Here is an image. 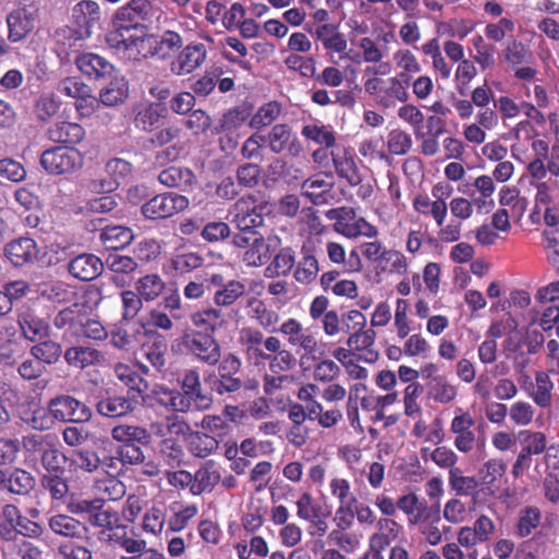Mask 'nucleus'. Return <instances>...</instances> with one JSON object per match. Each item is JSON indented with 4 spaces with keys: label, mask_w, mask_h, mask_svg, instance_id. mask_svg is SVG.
Returning <instances> with one entry per match:
<instances>
[{
    "label": "nucleus",
    "mask_w": 559,
    "mask_h": 559,
    "mask_svg": "<svg viewBox=\"0 0 559 559\" xmlns=\"http://www.w3.org/2000/svg\"><path fill=\"white\" fill-rule=\"evenodd\" d=\"M152 4L150 0H130L112 17V29L106 34V44L116 55L129 60L133 52L148 43L146 21Z\"/></svg>",
    "instance_id": "obj_1"
},
{
    "label": "nucleus",
    "mask_w": 559,
    "mask_h": 559,
    "mask_svg": "<svg viewBox=\"0 0 559 559\" xmlns=\"http://www.w3.org/2000/svg\"><path fill=\"white\" fill-rule=\"evenodd\" d=\"M238 342L250 365L261 367L267 364L270 372L274 374L289 372L297 365L294 353L284 348L277 336H264L258 328L243 326L239 332Z\"/></svg>",
    "instance_id": "obj_2"
},
{
    "label": "nucleus",
    "mask_w": 559,
    "mask_h": 559,
    "mask_svg": "<svg viewBox=\"0 0 559 559\" xmlns=\"http://www.w3.org/2000/svg\"><path fill=\"white\" fill-rule=\"evenodd\" d=\"M367 72L373 76L364 82L365 92L383 108L395 107L397 103H406L409 98L407 78L404 74H395L386 79L379 78V70L368 67Z\"/></svg>",
    "instance_id": "obj_3"
},
{
    "label": "nucleus",
    "mask_w": 559,
    "mask_h": 559,
    "mask_svg": "<svg viewBox=\"0 0 559 559\" xmlns=\"http://www.w3.org/2000/svg\"><path fill=\"white\" fill-rule=\"evenodd\" d=\"M241 359L235 354H228L219 360L217 372L211 371L204 377L205 384L219 396L239 392L242 380L238 376L241 370Z\"/></svg>",
    "instance_id": "obj_4"
},
{
    "label": "nucleus",
    "mask_w": 559,
    "mask_h": 559,
    "mask_svg": "<svg viewBox=\"0 0 559 559\" xmlns=\"http://www.w3.org/2000/svg\"><path fill=\"white\" fill-rule=\"evenodd\" d=\"M277 332L284 336L286 344L299 355L301 364L305 360L318 359L316 355L319 350L318 338L308 328H304L299 320L288 318L280 324Z\"/></svg>",
    "instance_id": "obj_5"
},
{
    "label": "nucleus",
    "mask_w": 559,
    "mask_h": 559,
    "mask_svg": "<svg viewBox=\"0 0 559 559\" xmlns=\"http://www.w3.org/2000/svg\"><path fill=\"white\" fill-rule=\"evenodd\" d=\"M330 221H334L333 229L349 239L358 237L377 238L379 235L378 228L366 221L364 217L358 216L354 207L341 206L331 209L325 213Z\"/></svg>",
    "instance_id": "obj_6"
},
{
    "label": "nucleus",
    "mask_w": 559,
    "mask_h": 559,
    "mask_svg": "<svg viewBox=\"0 0 559 559\" xmlns=\"http://www.w3.org/2000/svg\"><path fill=\"white\" fill-rule=\"evenodd\" d=\"M181 345L194 360L214 367L222 358L218 341L210 333L197 330H186L181 335Z\"/></svg>",
    "instance_id": "obj_7"
},
{
    "label": "nucleus",
    "mask_w": 559,
    "mask_h": 559,
    "mask_svg": "<svg viewBox=\"0 0 559 559\" xmlns=\"http://www.w3.org/2000/svg\"><path fill=\"white\" fill-rule=\"evenodd\" d=\"M40 165L52 176L71 175L83 167L84 156L72 146H52L41 153Z\"/></svg>",
    "instance_id": "obj_8"
},
{
    "label": "nucleus",
    "mask_w": 559,
    "mask_h": 559,
    "mask_svg": "<svg viewBox=\"0 0 559 559\" xmlns=\"http://www.w3.org/2000/svg\"><path fill=\"white\" fill-rule=\"evenodd\" d=\"M39 17V5L36 1L19 2L5 16L10 40L22 43L28 38Z\"/></svg>",
    "instance_id": "obj_9"
},
{
    "label": "nucleus",
    "mask_w": 559,
    "mask_h": 559,
    "mask_svg": "<svg viewBox=\"0 0 559 559\" xmlns=\"http://www.w3.org/2000/svg\"><path fill=\"white\" fill-rule=\"evenodd\" d=\"M190 204L186 195L165 192L156 194L141 206V213L146 219L158 221L169 218L188 209Z\"/></svg>",
    "instance_id": "obj_10"
},
{
    "label": "nucleus",
    "mask_w": 559,
    "mask_h": 559,
    "mask_svg": "<svg viewBox=\"0 0 559 559\" xmlns=\"http://www.w3.org/2000/svg\"><path fill=\"white\" fill-rule=\"evenodd\" d=\"M264 209L263 205L258 204L254 195L241 197L229 210V214L233 216L231 223L235 224L239 231H255L264 223Z\"/></svg>",
    "instance_id": "obj_11"
},
{
    "label": "nucleus",
    "mask_w": 559,
    "mask_h": 559,
    "mask_svg": "<svg viewBox=\"0 0 559 559\" xmlns=\"http://www.w3.org/2000/svg\"><path fill=\"white\" fill-rule=\"evenodd\" d=\"M147 38H150L148 43L144 44L142 48L139 47L129 60L141 61L155 56L166 59L183 45L181 35L174 31H166L159 39L148 33Z\"/></svg>",
    "instance_id": "obj_12"
},
{
    "label": "nucleus",
    "mask_w": 559,
    "mask_h": 559,
    "mask_svg": "<svg viewBox=\"0 0 559 559\" xmlns=\"http://www.w3.org/2000/svg\"><path fill=\"white\" fill-rule=\"evenodd\" d=\"M48 403L55 421L83 424L92 418L91 408L71 395H58Z\"/></svg>",
    "instance_id": "obj_13"
},
{
    "label": "nucleus",
    "mask_w": 559,
    "mask_h": 559,
    "mask_svg": "<svg viewBox=\"0 0 559 559\" xmlns=\"http://www.w3.org/2000/svg\"><path fill=\"white\" fill-rule=\"evenodd\" d=\"M264 142L273 154L287 153L289 156L297 157L302 152V145L287 123L274 124L269 133L264 135Z\"/></svg>",
    "instance_id": "obj_14"
},
{
    "label": "nucleus",
    "mask_w": 559,
    "mask_h": 559,
    "mask_svg": "<svg viewBox=\"0 0 559 559\" xmlns=\"http://www.w3.org/2000/svg\"><path fill=\"white\" fill-rule=\"evenodd\" d=\"M496 186L493 178L488 175L478 176L473 183H464L459 191L473 199L478 213L487 214L495 207L493 193Z\"/></svg>",
    "instance_id": "obj_15"
},
{
    "label": "nucleus",
    "mask_w": 559,
    "mask_h": 559,
    "mask_svg": "<svg viewBox=\"0 0 559 559\" xmlns=\"http://www.w3.org/2000/svg\"><path fill=\"white\" fill-rule=\"evenodd\" d=\"M305 28L316 41H319L322 45L332 62L336 63L333 59L334 53L343 57L348 44L345 34L340 32L338 25L325 23L313 29L307 24Z\"/></svg>",
    "instance_id": "obj_16"
},
{
    "label": "nucleus",
    "mask_w": 559,
    "mask_h": 559,
    "mask_svg": "<svg viewBox=\"0 0 559 559\" xmlns=\"http://www.w3.org/2000/svg\"><path fill=\"white\" fill-rule=\"evenodd\" d=\"M140 401L129 394H117L106 391L96 403L97 413L107 418H120L132 414Z\"/></svg>",
    "instance_id": "obj_17"
},
{
    "label": "nucleus",
    "mask_w": 559,
    "mask_h": 559,
    "mask_svg": "<svg viewBox=\"0 0 559 559\" xmlns=\"http://www.w3.org/2000/svg\"><path fill=\"white\" fill-rule=\"evenodd\" d=\"M206 56L204 44L190 43L170 61L169 71L176 76L190 74L204 63Z\"/></svg>",
    "instance_id": "obj_18"
},
{
    "label": "nucleus",
    "mask_w": 559,
    "mask_h": 559,
    "mask_svg": "<svg viewBox=\"0 0 559 559\" xmlns=\"http://www.w3.org/2000/svg\"><path fill=\"white\" fill-rule=\"evenodd\" d=\"M36 486L35 476L21 467L0 468V491L14 496L26 497Z\"/></svg>",
    "instance_id": "obj_19"
},
{
    "label": "nucleus",
    "mask_w": 559,
    "mask_h": 559,
    "mask_svg": "<svg viewBox=\"0 0 559 559\" xmlns=\"http://www.w3.org/2000/svg\"><path fill=\"white\" fill-rule=\"evenodd\" d=\"M474 418L468 412L457 408L450 424V432L454 435V447L462 453L471 452L476 444L473 430Z\"/></svg>",
    "instance_id": "obj_20"
},
{
    "label": "nucleus",
    "mask_w": 559,
    "mask_h": 559,
    "mask_svg": "<svg viewBox=\"0 0 559 559\" xmlns=\"http://www.w3.org/2000/svg\"><path fill=\"white\" fill-rule=\"evenodd\" d=\"M48 526L55 535L69 540L90 539L87 524L70 514L58 513L51 515L48 520Z\"/></svg>",
    "instance_id": "obj_21"
},
{
    "label": "nucleus",
    "mask_w": 559,
    "mask_h": 559,
    "mask_svg": "<svg viewBox=\"0 0 559 559\" xmlns=\"http://www.w3.org/2000/svg\"><path fill=\"white\" fill-rule=\"evenodd\" d=\"M404 533L403 526L391 518H380L377 522V532L369 538L370 550L378 559L393 542Z\"/></svg>",
    "instance_id": "obj_22"
},
{
    "label": "nucleus",
    "mask_w": 559,
    "mask_h": 559,
    "mask_svg": "<svg viewBox=\"0 0 559 559\" xmlns=\"http://www.w3.org/2000/svg\"><path fill=\"white\" fill-rule=\"evenodd\" d=\"M5 258L17 267L33 264L39 257L37 242L29 237H19L4 247Z\"/></svg>",
    "instance_id": "obj_23"
},
{
    "label": "nucleus",
    "mask_w": 559,
    "mask_h": 559,
    "mask_svg": "<svg viewBox=\"0 0 559 559\" xmlns=\"http://www.w3.org/2000/svg\"><path fill=\"white\" fill-rule=\"evenodd\" d=\"M332 175L317 174L306 179L300 187L301 194L314 205L328 204L333 199Z\"/></svg>",
    "instance_id": "obj_24"
},
{
    "label": "nucleus",
    "mask_w": 559,
    "mask_h": 559,
    "mask_svg": "<svg viewBox=\"0 0 559 559\" xmlns=\"http://www.w3.org/2000/svg\"><path fill=\"white\" fill-rule=\"evenodd\" d=\"M209 281L216 288L213 301L217 307H230L246 294V285L241 281L226 282L222 274H213Z\"/></svg>",
    "instance_id": "obj_25"
},
{
    "label": "nucleus",
    "mask_w": 559,
    "mask_h": 559,
    "mask_svg": "<svg viewBox=\"0 0 559 559\" xmlns=\"http://www.w3.org/2000/svg\"><path fill=\"white\" fill-rule=\"evenodd\" d=\"M142 330L144 335L152 332L144 323L120 320L109 332L110 344L117 349L130 350L139 343V336L142 334Z\"/></svg>",
    "instance_id": "obj_26"
},
{
    "label": "nucleus",
    "mask_w": 559,
    "mask_h": 559,
    "mask_svg": "<svg viewBox=\"0 0 559 559\" xmlns=\"http://www.w3.org/2000/svg\"><path fill=\"white\" fill-rule=\"evenodd\" d=\"M72 17L79 27V37H90L93 28L100 22L102 12L99 4L93 0H82L73 7Z\"/></svg>",
    "instance_id": "obj_27"
},
{
    "label": "nucleus",
    "mask_w": 559,
    "mask_h": 559,
    "mask_svg": "<svg viewBox=\"0 0 559 559\" xmlns=\"http://www.w3.org/2000/svg\"><path fill=\"white\" fill-rule=\"evenodd\" d=\"M248 316L253 320L262 332L265 331L270 335L278 331L281 317L270 308L266 302L257 297H250L247 300Z\"/></svg>",
    "instance_id": "obj_28"
},
{
    "label": "nucleus",
    "mask_w": 559,
    "mask_h": 559,
    "mask_svg": "<svg viewBox=\"0 0 559 559\" xmlns=\"http://www.w3.org/2000/svg\"><path fill=\"white\" fill-rule=\"evenodd\" d=\"M105 170L110 177V180L94 181L92 183L93 190H102L104 192L116 190L121 182H126L132 178L133 166L128 160L116 157L107 162Z\"/></svg>",
    "instance_id": "obj_29"
},
{
    "label": "nucleus",
    "mask_w": 559,
    "mask_h": 559,
    "mask_svg": "<svg viewBox=\"0 0 559 559\" xmlns=\"http://www.w3.org/2000/svg\"><path fill=\"white\" fill-rule=\"evenodd\" d=\"M376 331L372 328H366L362 331L352 333L346 345L357 354L358 359L368 364H373L379 358V353L374 348Z\"/></svg>",
    "instance_id": "obj_30"
},
{
    "label": "nucleus",
    "mask_w": 559,
    "mask_h": 559,
    "mask_svg": "<svg viewBox=\"0 0 559 559\" xmlns=\"http://www.w3.org/2000/svg\"><path fill=\"white\" fill-rule=\"evenodd\" d=\"M104 270L103 261L93 253H81L70 260L68 264L69 273L84 282L97 278Z\"/></svg>",
    "instance_id": "obj_31"
},
{
    "label": "nucleus",
    "mask_w": 559,
    "mask_h": 559,
    "mask_svg": "<svg viewBox=\"0 0 559 559\" xmlns=\"http://www.w3.org/2000/svg\"><path fill=\"white\" fill-rule=\"evenodd\" d=\"M17 324L22 336L29 342L49 336L50 326L48 322L29 308L17 314Z\"/></svg>",
    "instance_id": "obj_32"
},
{
    "label": "nucleus",
    "mask_w": 559,
    "mask_h": 559,
    "mask_svg": "<svg viewBox=\"0 0 559 559\" xmlns=\"http://www.w3.org/2000/svg\"><path fill=\"white\" fill-rule=\"evenodd\" d=\"M66 362L78 369H86L93 366H99L105 361L103 352L91 346H71L63 354Z\"/></svg>",
    "instance_id": "obj_33"
},
{
    "label": "nucleus",
    "mask_w": 559,
    "mask_h": 559,
    "mask_svg": "<svg viewBox=\"0 0 559 559\" xmlns=\"http://www.w3.org/2000/svg\"><path fill=\"white\" fill-rule=\"evenodd\" d=\"M504 473L506 465L500 460H489L479 469L480 492L484 499L495 496L499 491Z\"/></svg>",
    "instance_id": "obj_34"
},
{
    "label": "nucleus",
    "mask_w": 559,
    "mask_h": 559,
    "mask_svg": "<svg viewBox=\"0 0 559 559\" xmlns=\"http://www.w3.org/2000/svg\"><path fill=\"white\" fill-rule=\"evenodd\" d=\"M75 64L82 74L95 80L106 78L114 71V66L106 58L93 52L78 56Z\"/></svg>",
    "instance_id": "obj_35"
},
{
    "label": "nucleus",
    "mask_w": 559,
    "mask_h": 559,
    "mask_svg": "<svg viewBox=\"0 0 559 559\" xmlns=\"http://www.w3.org/2000/svg\"><path fill=\"white\" fill-rule=\"evenodd\" d=\"M340 276L341 272L337 270L322 273L320 276L321 288L325 293L331 292L337 297L356 298L358 296L357 283L353 280H338Z\"/></svg>",
    "instance_id": "obj_36"
},
{
    "label": "nucleus",
    "mask_w": 559,
    "mask_h": 559,
    "mask_svg": "<svg viewBox=\"0 0 559 559\" xmlns=\"http://www.w3.org/2000/svg\"><path fill=\"white\" fill-rule=\"evenodd\" d=\"M48 138L62 146L75 145L84 140L85 130L76 122L59 121L48 129Z\"/></svg>",
    "instance_id": "obj_37"
},
{
    "label": "nucleus",
    "mask_w": 559,
    "mask_h": 559,
    "mask_svg": "<svg viewBox=\"0 0 559 559\" xmlns=\"http://www.w3.org/2000/svg\"><path fill=\"white\" fill-rule=\"evenodd\" d=\"M177 399L178 413L204 412L213 405L212 393L205 392L202 386L188 392L178 391Z\"/></svg>",
    "instance_id": "obj_38"
},
{
    "label": "nucleus",
    "mask_w": 559,
    "mask_h": 559,
    "mask_svg": "<svg viewBox=\"0 0 559 559\" xmlns=\"http://www.w3.org/2000/svg\"><path fill=\"white\" fill-rule=\"evenodd\" d=\"M158 181L165 187L188 191L192 189L197 177L190 168L174 165L158 174Z\"/></svg>",
    "instance_id": "obj_39"
},
{
    "label": "nucleus",
    "mask_w": 559,
    "mask_h": 559,
    "mask_svg": "<svg viewBox=\"0 0 559 559\" xmlns=\"http://www.w3.org/2000/svg\"><path fill=\"white\" fill-rule=\"evenodd\" d=\"M222 475L213 460L206 461L194 474L193 484L190 488L192 495L212 492L215 486L221 481Z\"/></svg>",
    "instance_id": "obj_40"
},
{
    "label": "nucleus",
    "mask_w": 559,
    "mask_h": 559,
    "mask_svg": "<svg viewBox=\"0 0 559 559\" xmlns=\"http://www.w3.org/2000/svg\"><path fill=\"white\" fill-rule=\"evenodd\" d=\"M190 319L197 331L210 333L211 335H214L226 323L223 311L213 307L194 311Z\"/></svg>",
    "instance_id": "obj_41"
},
{
    "label": "nucleus",
    "mask_w": 559,
    "mask_h": 559,
    "mask_svg": "<svg viewBox=\"0 0 559 559\" xmlns=\"http://www.w3.org/2000/svg\"><path fill=\"white\" fill-rule=\"evenodd\" d=\"M449 486L456 496L473 497L475 500L484 499L476 477L465 476L460 467L449 471Z\"/></svg>",
    "instance_id": "obj_42"
},
{
    "label": "nucleus",
    "mask_w": 559,
    "mask_h": 559,
    "mask_svg": "<svg viewBox=\"0 0 559 559\" xmlns=\"http://www.w3.org/2000/svg\"><path fill=\"white\" fill-rule=\"evenodd\" d=\"M114 371L115 376L128 388L127 394L140 401L148 388L147 381L127 364H117Z\"/></svg>",
    "instance_id": "obj_43"
},
{
    "label": "nucleus",
    "mask_w": 559,
    "mask_h": 559,
    "mask_svg": "<svg viewBox=\"0 0 559 559\" xmlns=\"http://www.w3.org/2000/svg\"><path fill=\"white\" fill-rule=\"evenodd\" d=\"M166 108H159L156 103L140 105L134 109L133 123L139 130L152 132L155 130L162 118H165Z\"/></svg>",
    "instance_id": "obj_44"
},
{
    "label": "nucleus",
    "mask_w": 559,
    "mask_h": 559,
    "mask_svg": "<svg viewBox=\"0 0 559 559\" xmlns=\"http://www.w3.org/2000/svg\"><path fill=\"white\" fill-rule=\"evenodd\" d=\"M420 51L431 58V68L437 79L448 80L452 73V66L442 55L438 37H433L420 46Z\"/></svg>",
    "instance_id": "obj_45"
},
{
    "label": "nucleus",
    "mask_w": 559,
    "mask_h": 559,
    "mask_svg": "<svg viewBox=\"0 0 559 559\" xmlns=\"http://www.w3.org/2000/svg\"><path fill=\"white\" fill-rule=\"evenodd\" d=\"M99 239L108 251H119L131 243L133 233L129 227L121 225L106 226L102 229Z\"/></svg>",
    "instance_id": "obj_46"
},
{
    "label": "nucleus",
    "mask_w": 559,
    "mask_h": 559,
    "mask_svg": "<svg viewBox=\"0 0 559 559\" xmlns=\"http://www.w3.org/2000/svg\"><path fill=\"white\" fill-rule=\"evenodd\" d=\"M111 438L121 444L148 445L152 441L151 432L136 425H118L111 429Z\"/></svg>",
    "instance_id": "obj_47"
},
{
    "label": "nucleus",
    "mask_w": 559,
    "mask_h": 559,
    "mask_svg": "<svg viewBox=\"0 0 559 559\" xmlns=\"http://www.w3.org/2000/svg\"><path fill=\"white\" fill-rule=\"evenodd\" d=\"M252 105L243 103L226 111L213 132L219 134L221 131H237L248 119H250Z\"/></svg>",
    "instance_id": "obj_48"
},
{
    "label": "nucleus",
    "mask_w": 559,
    "mask_h": 559,
    "mask_svg": "<svg viewBox=\"0 0 559 559\" xmlns=\"http://www.w3.org/2000/svg\"><path fill=\"white\" fill-rule=\"evenodd\" d=\"M85 311L79 304H73L60 310L53 318V325L58 330H69L72 334H80Z\"/></svg>",
    "instance_id": "obj_49"
},
{
    "label": "nucleus",
    "mask_w": 559,
    "mask_h": 559,
    "mask_svg": "<svg viewBox=\"0 0 559 559\" xmlns=\"http://www.w3.org/2000/svg\"><path fill=\"white\" fill-rule=\"evenodd\" d=\"M218 444V440L215 437L201 431L190 432L187 438L189 453L199 459H205L215 453Z\"/></svg>",
    "instance_id": "obj_50"
},
{
    "label": "nucleus",
    "mask_w": 559,
    "mask_h": 559,
    "mask_svg": "<svg viewBox=\"0 0 559 559\" xmlns=\"http://www.w3.org/2000/svg\"><path fill=\"white\" fill-rule=\"evenodd\" d=\"M39 484L52 501L64 502L70 490L67 474L44 473L39 477Z\"/></svg>",
    "instance_id": "obj_51"
},
{
    "label": "nucleus",
    "mask_w": 559,
    "mask_h": 559,
    "mask_svg": "<svg viewBox=\"0 0 559 559\" xmlns=\"http://www.w3.org/2000/svg\"><path fill=\"white\" fill-rule=\"evenodd\" d=\"M503 61L511 68L527 64L532 61L533 52L528 44L516 38L508 41L501 51Z\"/></svg>",
    "instance_id": "obj_52"
},
{
    "label": "nucleus",
    "mask_w": 559,
    "mask_h": 559,
    "mask_svg": "<svg viewBox=\"0 0 559 559\" xmlns=\"http://www.w3.org/2000/svg\"><path fill=\"white\" fill-rule=\"evenodd\" d=\"M427 396L439 404H449L457 396V389L445 376H438L427 383Z\"/></svg>",
    "instance_id": "obj_53"
},
{
    "label": "nucleus",
    "mask_w": 559,
    "mask_h": 559,
    "mask_svg": "<svg viewBox=\"0 0 559 559\" xmlns=\"http://www.w3.org/2000/svg\"><path fill=\"white\" fill-rule=\"evenodd\" d=\"M165 288V281L156 273L146 274L135 282V290L146 302L156 300Z\"/></svg>",
    "instance_id": "obj_54"
},
{
    "label": "nucleus",
    "mask_w": 559,
    "mask_h": 559,
    "mask_svg": "<svg viewBox=\"0 0 559 559\" xmlns=\"http://www.w3.org/2000/svg\"><path fill=\"white\" fill-rule=\"evenodd\" d=\"M320 267L319 262L310 249H302V258L297 263L294 277L300 284H310L312 283L318 274Z\"/></svg>",
    "instance_id": "obj_55"
},
{
    "label": "nucleus",
    "mask_w": 559,
    "mask_h": 559,
    "mask_svg": "<svg viewBox=\"0 0 559 559\" xmlns=\"http://www.w3.org/2000/svg\"><path fill=\"white\" fill-rule=\"evenodd\" d=\"M542 512L537 507H525L519 512L514 533L519 537H527L540 526Z\"/></svg>",
    "instance_id": "obj_56"
},
{
    "label": "nucleus",
    "mask_w": 559,
    "mask_h": 559,
    "mask_svg": "<svg viewBox=\"0 0 559 559\" xmlns=\"http://www.w3.org/2000/svg\"><path fill=\"white\" fill-rule=\"evenodd\" d=\"M29 354L36 357L46 367L57 364L64 353L59 342L44 340L32 346Z\"/></svg>",
    "instance_id": "obj_57"
},
{
    "label": "nucleus",
    "mask_w": 559,
    "mask_h": 559,
    "mask_svg": "<svg viewBox=\"0 0 559 559\" xmlns=\"http://www.w3.org/2000/svg\"><path fill=\"white\" fill-rule=\"evenodd\" d=\"M296 263L295 252L292 248H282L265 269L267 277L286 276Z\"/></svg>",
    "instance_id": "obj_58"
},
{
    "label": "nucleus",
    "mask_w": 559,
    "mask_h": 559,
    "mask_svg": "<svg viewBox=\"0 0 559 559\" xmlns=\"http://www.w3.org/2000/svg\"><path fill=\"white\" fill-rule=\"evenodd\" d=\"M129 95V84L124 78L112 79L107 86L102 88L99 100L106 106H116L123 103Z\"/></svg>",
    "instance_id": "obj_59"
},
{
    "label": "nucleus",
    "mask_w": 559,
    "mask_h": 559,
    "mask_svg": "<svg viewBox=\"0 0 559 559\" xmlns=\"http://www.w3.org/2000/svg\"><path fill=\"white\" fill-rule=\"evenodd\" d=\"M281 112L282 106L280 103L275 100L265 103L254 114L251 112L249 127L255 130L270 127L280 117Z\"/></svg>",
    "instance_id": "obj_60"
},
{
    "label": "nucleus",
    "mask_w": 559,
    "mask_h": 559,
    "mask_svg": "<svg viewBox=\"0 0 559 559\" xmlns=\"http://www.w3.org/2000/svg\"><path fill=\"white\" fill-rule=\"evenodd\" d=\"M301 135L325 148L331 150L336 144V134L330 126L306 124L301 129Z\"/></svg>",
    "instance_id": "obj_61"
},
{
    "label": "nucleus",
    "mask_w": 559,
    "mask_h": 559,
    "mask_svg": "<svg viewBox=\"0 0 559 559\" xmlns=\"http://www.w3.org/2000/svg\"><path fill=\"white\" fill-rule=\"evenodd\" d=\"M144 357L159 373L167 370L168 346L164 338H155L151 344L143 347Z\"/></svg>",
    "instance_id": "obj_62"
},
{
    "label": "nucleus",
    "mask_w": 559,
    "mask_h": 559,
    "mask_svg": "<svg viewBox=\"0 0 559 559\" xmlns=\"http://www.w3.org/2000/svg\"><path fill=\"white\" fill-rule=\"evenodd\" d=\"M554 383L550 380L547 372L538 371L535 374V385L530 396L533 399L536 405L542 408H547L551 405L552 395L551 391Z\"/></svg>",
    "instance_id": "obj_63"
},
{
    "label": "nucleus",
    "mask_w": 559,
    "mask_h": 559,
    "mask_svg": "<svg viewBox=\"0 0 559 559\" xmlns=\"http://www.w3.org/2000/svg\"><path fill=\"white\" fill-rule=\"evenodd\" d=\"M269 245L262 235H253V241L243 253V262L248 266H261L269 260Z\"/></svg>",
    "instance_id": "obj_64"
}]
</instances>
